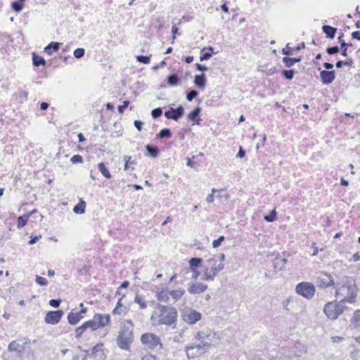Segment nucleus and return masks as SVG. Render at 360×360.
Segmentation results:
<instances>
[{
  "instance_id": "nucleus-32",
  "label": "nucleus",
  "mask_w": 360,
  "mask_h": 360,
  "mask_svg": "<svg viewBox=\"0 0 360 360\" xmlns=\"http://www.w3.org/2000/svg\"><path fill=\"white\" fill-rule=\"evenodd\" d=\"M166 80L169 86H176L179 82L178 76L176 74L169 75L167 76Z\"/></svg>"
},
{
  "instance_id": "nucleus-64",
  "label": "nucleus",
  "mask_w": 360,
  "mask_h": 360,
  "mask_svg": "<svg viewBox=\"0 0 360 360\" xmlns=\"http://www.w3.org/2000/svg\"><path fill=\"white\" fill-rule=\"evenodd\" d=\"M245 155V151L241 147H240L236 157L243 158Z\"/></svg>"
},
{
  "instance_id": "nucleus-37",
  "label": "nucleus",
  "mask_w": 360,
  "mask_h": 360,
  "mask_svg": "<svg viewBox=\"0 0 360 360\" xmlns=\"http://www.w3.org/2000/svg\"><path fill=\"white\" fill-rule=\"evenodd\" d=\"M134 302L139 304V308L141 309H144L147 307L146 302H145L143 297L141 295H136L134 298Z\"/></svg>"
},
{
  "instance_id": "nucleus-59",
  "label": "nucleus",
  "mask_w": 360,
  "mask_h": 360,
  "mask_svg": "<svg viewBox=\"0 0 360 360\" xmlns=\"http://www.w3.org/2000/svg\"><path fill=\"white\" fill-rule=\"evenodd\" d=\"M129 281H124L120 286L119 290L117 291V294L121 295L120 290L122 288H127L129 287Z\"/></svg>"
},
{
  "instance_id": "nucleus-63",
  "label": "nucleus",
  "mask_w": 360,
  "mask_h": 360,
  "mask_svg": "<svg viewBox=\"0 0 360 360\" xmlns=\"http://www.w3.org/2000/svg\"><path fill=\"white\" fill-rule=\"evenodd\" d=\"M323 67L326 69L325 70H328L329 71V70H331L333 68L334 65L332 63H330L326 62V63H323Z\"/></svg>"
},
{
  "instance_id": "nucleus-41",
  "label": "nucleus",
  "mask_w": 360,
  "mask_h": 360,
  "mask_svg": "<svg viewBox=\"0 0 360 360\" xmlns=\"http://www.w3.org/2000/svg\"><path fill=\"white\" fill-rule=\"evenodd\" d=\"M200 108L197 107L194 108L188 115V119L190 120H195L197 117H198L200 113Z\"/></svg>"
},
{
  "instance_id": "nucleus-51",
  "label": "nucleus",
  "mask_w": 360,
  "mask_h": 360,
  "mask_svg": "<svg viewBox=\"0 0 360 360\" xmlns=\"http://www.w3.org/2000/svg\"><path fill=\"white\" fill-rule=\"evenodd\" d=\"M344 37V34L343 33H341V34L338 37V41H340V45H341V48L343 49L344 47H347V46H352V44H347L346 43L347 42V40H343L342 39V37Z\"/></svg>"
},
{
  "instance_id": "nucleus-5",
  "label": "nucleus",
  "mask_w": 360,
  "mask_h": 360,
  "mask_svg": "<svg viewBox=\"0 0 360 360\" xmlns=\"http://www.w3.org/2000/svg\"><path fill=\"white\" fill-rule=\"evenodd\" d=\"M296 292L307 299H311L314 297L316 288L314 284L309 282H301L298 283L295 288Z\"/></svg>"
},
{
  "instance_id": "nucleus-46",
  "label": "nucleus",
  "mask_w": 360,
  "mask_h": 360,
  "mask_svg": "<svg viewBox=\"0 0 360 360\" xmlns=\"http://www.w3.org/2000/svg\"><path fill=\"white\" fill-rule=\"evenodd\" d=\"M162 108H154L153 110H152V111H151V116L154 119L158 118L159 117H160L162 115Z\"/></svg>"
},
{
  "instance_id": "nucleus-27",
  "label": "nucleus",
  "mask_w": 360,
  "mask_h": 360,
  "mask_svg": "<svg viewBox=\"0 0 360 360\" xmlns=\"http://www.w3.org/2000/svg\"><path fill=\"white\" fill-rule=\"evenodd\" d=\"M85 207L86 202L81 199L79 202L74 207L73 211L76 214H83L85 212Z\"/></svg>"
},
{
  "instance_id": "nucleus-55",
  "label": "nucleus",
  "mask_w": 360,
  "mask_h": 360,
  "mask_svg": "<svg viewBox=\"0 0 360 360\" xmlns=\"http://www.w3.org/2000/svg\"><path fill=\"white\" fill-rule=\"evenodd\" d=\"M61 303V300L60 299H52L49 301V304L54 308H58Z\"/></svg>"
},
{
  "instance_id": "nucleus-23",
  "label": "nucleus",
  "mask_w": 360,
  "mask_h": 360,
  "mask_svg": "<svg viewBox=\"0 0 360 360\" xmlns=\"http://www.w3.org/2000/svg\"><path fill=\"white\" fill-rule=\"evenodd\" d=\"M61 43L58 41H51L45 48L44 51L49 55H51L53 51H57L60 46Z\"/></svg>"
},
{
  "instance_id": "nucleus-9",
  "label": "nucleus",
  "mask_w": 360,
  "mask_h": 360,
  "mask_svg": "<svg viewBox=\"0 0 360 360\" xmlns=\"http://www.w3.org/2000/svg\"><path fill=\"white\" fill-rule=\"evenodd\" d=\"M316 283L321 288H326L331 285L335 286L333 276L327 272L321 273V275L316 278Z\"/></svg>"
},
{
  "instance_id": "nucleus-49",
  "label": "nucleus",
  "mask_w": 360,
  "mask_h": 360,
  "mask_svg": "<svg viewBox=\"0 0 360 360\" xmlns=\"http://www.w3.org/2000/svg\"><path fill=\"white\" fill-rule=\"evenodd\" d=\"M281 52L283 55L285 56H292L293 54V49L289 46V44L286 45L285 48H283L281 50Z\"/></svg>"
},
{
  "instance_id": "nucleus-52",
  "label": "nucleus",
  "mask_w": 360,
  "mask_h": 360,
  "mask_svg": "<svg viewBox=\"0 0 360 360\" xmlns=\"http://www.w3.org/2000/svg\"><path fill=\"white\" fill-rule=\"evenodd\" d=\"M36 282L37 284H39L41 286L46 285L48 283L46 278H45L42 276H37Z\"/></svg>"
},
{
  "instance_id": "nucleus-53",
  "label": "nucleus",
  "mask_w": 360,
  "mask_h": 360,
  "mask_svg": "<svg viewBox=\"0 0 360 360\" xmlns=\"http://www.w3.org/2000/svg\"><path fill=\"white\" fill-rule=\"evenodd\" d=\"M225 240V238L224 236H221L218 239L214 240L212 242V246L214 248H217L219 247L221 244V243Z\"/></svg>"
},
{
  "instance_id": "nucleus-17",
  "label": "nucleus",
  "mask_w": 360,
  "mask_h": 360,
  "mask_svg": "<svg viewBox=\"0 0 360 360\" xmlns=\"http://www.w3.org/2000/svg\"><path fill=\"white\" fill-rule=\"evenodd\" d=\"M288 262V259L286 258H276V261L274 262V267L275 269V271H285L287 269L285 264Z\"/></svg>"
},
{
  "instance_id": "nucleus-16",
  "label": "nucleus",
  "mask_w": 360,
  "mask_h": 360,
  "mask_svg": "<svg viewBox=\"0 0 360 360\" xmlns=\"http://www.w3.org/2000/svg\"><path fill=\"white\" fill-rule=\"evenodd\" d=\"M202 348L200 345L188 346L186 348V356L188 359H194L199 356L198 350Z\"/></svg>"
},
{
  "instance_id": "nucleus-54",
  "label": "nucleus",
  "mask_w": 360,
  "mask_h": 360,
  "mask_svg": "<svg viewBox=\"0 0 360 360\" xmlns=\"http://www.w3.org/2000/svg\"><path fill=\"white\" fill-rule=\"evenodd\" d=\"M129 101H124L123 102L122 105L118 106V108H117L118 112L121 114L123 113L124 110L129 106Z\"/></svg>"
},
{
  "instance_id": "nucleus-3",
  "label": "nucleus",
  "mask_w": 360,
  "mask_h": 360,
  "mask_svg": "<svg viewBox=\"0 0 360 360\" xmlns=\"http://www.w3.org/2000/svg\"><path fill=\"white\" fill-rule=\"evenodd\" d=\"M128 325L124 326L120 332L117 338V345L124 350H128L134 340V325L131 320L127 321Z\"/></svg>"
},
{
  "instance_id": "nucleus-4",
  "label": "nucleus",
  "mask_w": 360,
  "mask_h": 360,
  "mask_svg": "<svg viewBox=\"0 0 360 360\" xmlns=\"http://www.w3.org/2000/svg\"><path fill=\"white\" fill-rule=\"evenodd\" d=\"M345 304V300H340L338 302H329L324 305L323 313L328 319L335 320L347 310Z\"/></svg>"
},
{
  "instance_id": "nucleus-25",
  "label": "nucleus",
  "mask_w": 360,
  "mask_h": 360,
  "mask_svg": "<svg viewBox=\"0 0 360 360\" xmlns=\"http://www.w3.org/2000/svg\"><path fill=\"white\" fill-rule=\"evenodd\" d=\"M169 292L167 290H162L158 292L157 299L160 302H168Z\"/></svg>"
},
{
  "instance_id": "nucleus-26",
  "label": "nucleus",
  "mask_w": 360,
  "mask_h": 360,
  "mask_svg": "<svg viewBox=\"0 0 360 360\" xmlns=\"http://www.w3.org/2000/svg\"><path fill=\"white\" fill-rule=\"evenodd\" d=\"M32 62L33 65L36 67L45 65L46 63L45 59L43 57L37 55L36 53H32Z\"/></svg>"
},
{
  "instance_id": "nucleus-33",
  "label": "nucleus",
  "mask_w": 360,
  "mask_h": 360,
  "mask_svg": "<svg viewBox=\"0 0 360 360\" xmlns=\"http://www.w3.org/2000/svg\"><path fill=\"white\" fill-rule=\"evenodd\" d=\"M30 216V213L29 214H25L22 216H20L18 219V228L20 229L23 227L27 222V220Z\"/></svg>"
},
{
  "instance_id": "nucleus-44",
  "label": "nucleus",
  "mask_w": 360,
  "mask_h": 360,
  "mask_svg": "<svg viewBox=\"0 0 360 360\" xmlns=\"http://www.w3.org/2000/svg\"><path fill=\"white\" fill-rule=\"evenodd\" d=\"M88 328H91L92 331L97 330L99 328V325L97 324L96 321H95L94 318H93L92 320H89L86 321Z\"/></svg>"
},
{
  "instance_id": "nucleus-61",
  "label": "nucleus",
  "mask_w": 360,
  "mask_h": 360,
  "mask_svg": "<svg viewBox=\"0 0 360 360\" xmlns=\"http://www.w3.org/2000/svg\"><path fill=\"white\" fill-rule=\"evenodd\" d=\"M195 66H196V69L199 71H201V72H206L208 70V68H206L205 65H201L200 63H196L195 64Z\"/></svg>"
},
{
  "instance_id": "nucleus-15",
  "label": "nucleus",
  "mask_w": 360,
  "mask_h": 360,
  "mask_svg": "<svg viewBox=\"0 0 360 360\" xmlns=\"http://www.w3.org/2000/svg\"><path fill=\"white\" fill-rule=\"evenodd\" d=\"M94 318L97 324L99 325V328L107 326L110 321V316L109 314H96Z\"/></svg>"
},
{
  "instance_id": "nucleus-2",
  "label": "nucleus",
  "mask_w": 360,
  "mask_h": 360,
  "mask_svg": "<svg viewBox=\"0 0 360 360\" xmlns=\"http://www.w3.org/2000/svg\"><path fill=\"white\" fill-rule=\"evenodd\" d=\"M156 309L159 311L158 315L160 319L158 324H164L167 326H173L175 327L176 324L177 310L174 307L165 306L158 304Z\"/></svg>"
},
{
  "instance_id": "nucleus-47",
  "label": "nucleus",
  "mask_w": 360,
  "mask_h": 360,
  "mask_svg": "<svg viewBox=\"0 0 360 360\" xmlns=\"http://www.w3.org/2000/svg\"><path fill=\"white\" fill-rule=\"evenodd\" d=\"M198 93L197 91L193 89L189 91H188L186 94V99L189 101H193V98H195L198 96Z\"/></svg>"
},
{
  "instance_id": "nucleus-19",
  "label": "nucleus",
  "mask_w": 360,
  "mask_h": 360,
  "mask_svg": "<svg viewBox=\"0 0 360 360\" xmlns=\"http://www.w3.org/2000/svg\"><path fill=\"white\" fill-rule=\"evenodd\" d=\"M82 318L81 313L71 311L68 315V321L70 325H76Z\"/></svg>"
},
{
  "instance_id": "nucleus-13",
  "label": "nucleus",
  "mask_w": 360,
  "mask_h": 360,
  "mask_svg": "<svg viewBox=\"0 0 360 360\" xmlns=\"http://www.w3.org/2000/svg\"><path fill=\"white\" fill-rule=\"evenodd\" d=\"M320 77L323 84H330L335 79V70H321L320 72Z\"/></svg>"
},
{
  "instance_id": "nucleus-1",
  "label": "nucleus",
  "mask_w": 360,
  "mask_h": 360,
  "mask_svg": "<svg viewBox=\"0 0 360 360\" xmlns=\"http://www.w3.org/2000/svg\"><path fill=\"white\" fill-rule=\"evenodd\" d=\"M334 288H336V297H344L341 300H345L346 302L354 303L357 297V288L353 280H348L346 283H343L340 287L335 285Z\"/></svg>"
},
{
  "instance_id": "nucleus-36",
  "label": "nucleus",
  "mask_w": 360,
  "mask_h": 360,
  "mask_svg": "<svg viewBox=\"0 0 360 360\" xmlns=\"http://www.w3.org/2000/svg\"><path fill=\"white\" fill-rule=\"evenodd\" d=\"M202 262V260L201 258L192 257L189 260L188 262H189L191 269H194L195 268L198 267L201 264Z\"/></svg>"
},
{
  "instance_id": "nucleus-31",
  "label": "nucleus",
  "mask_w": 360,
  "mask_h": 360,
  "mask_svg": "<svg viewBox=\"0 0 360 360\" xmlns=\"http://www.w3.org/2000/svg\"><path fill=\"white\" fill-rule=\"evenodd\" d=\"M25 0H17L13 1L11 4L12 9L15 12H20L22 10L24 2Z\"/></svg>"
},
{
  "instance_id": "nucleus-30",
  "label": "nucleus",
  "mask_w": 360,
  "mask_h": 360,
  "mask_svg": "<svg viewBox=\"0 0 360 360\" xmlns=\"http://www.w3.org/2000/svg\"><path fill=\"white\" fill-rule=\"evenodd\" d=\"M146 148L147 150L148 155L156 158L159 154V149L157 146H153L150 145H146Z\"/></svg>"
},
{
  "instance_id": "nucleus-29",
  "label": "nucleus",
  "mask_w": 360,
  "mask_h": 360,
  "mask_svg": "<svg viewBox=\"0 0 360 360\" xmlns=\"http://www.w3.org/2000/svg\"><path fill=\"white\" fill-rule=\"evenodd\" d=\"M98 169L99 172L106 178L110 179L112 177L110 172L103 162H100L98 165Z\"/></svg>"
},
{
  "instance_id": "nucleus-50",
  "label": "nucleus",
  "mask_w": 360,
  "mask_h": 360,
  "mask_svg": "<svg viewBox=\"0 0 360 360\" xmlns=\"http://www.w3.org/2000/svg\"><path fill=\"white\" fill-rule=\"evenodd\" d=\"M70 161L73 164L82 163L83 162V158L80 155H73L71 158Z\"/></svg>"
},
{
  "instance_id": "nucleus-48",
  "label": "nucleus",
  "mask_w": 360,
  "mask_h": 360,
  "mask_svg": "<svg viewBox=\"0 0 360 360\" xmlns=\"http://www.w3.org/2000/svg\"><path fill=\"white\" fill-rule=\"evenodd\" d=\"M339 51H340V48L338 46H330V47H328L326 49V52L329 55H333V54L338 53H339Z\"/></svg>"
},
{
  "instance_id": "nucleus-57",
  "label": "nucleus",
  "mask_w": 360,
  "mask_h": 360,
  "mask_svg": "<svg viewBox=\"0 0 360 360\" xmlns=\"http://www.w3.org/2000/svg\"><path fill=\"white\" fill-rule=\"evenodd\" d=\"M126 309H127L126 307H115L114 309L112 310V314H116V315H120L122 312H124Z\"/></svg>"
},
{
  "instance_id": "nucleus-60",
  "label": "nucleus",
  "mask_w": 360,
  "mask_h": 360,
  "mask_svg": "<svg viewBox=\"0 0 360 360\" xmlns=\"http://www.w3.org/2000/svg\"><path fill=\"white\" fill-rule=\"evenodd\" d=\"M134 127L138 129V131H141L142 126L143 123L140 120H135L134 122Z\"/></svg>"
},
{
  "instance_id": "nucleus-40",
  "label": "nucleus",
  "mask_w": 360,
  "mask_h": 360,
  "mask_svg": "<svg viewBox=\"0 0 360 360\" xmlns=\"http://www.w3.org/2000/svg\"><path fill=\"white\" fill-rule=\"evenodd\" d=\"M124 169L127 170L129 168V165H135L136 162L134 160H131V157L129 155L124 156Z\"/></svg>"
},
{
  "instance_id": "nucleus-24",
  "label": "nucleus",
  "mask_w": 360,
  "mask_h": 360,
  "mask_svg": "<svg viewBox=\"0 0 360 360\" xmlns=\"http://www.w3.org/2000/svg\"><path fill=\"white\" fill-rule=\"evenodd\" d=\"M8 350L11 352H21L24 349V345H20L18 341H12L8 345Z\"/></svg>"
},
{
  "instance_id": "nucleus-14",
  "label": "nucleus",
  "mask_w": 360,
  "mask_h": 360,
  "mask_svg": "<svg viewBox=\"0 0 360 360\" xmlns=\"http://www.w3.org/2000/svg\"><path fill=\"white\" fill-rule=\"evenodd\" d=\"M187 289L189 293L192 295L200 294L207 289V285L201 283H192L189 284Z\"/></svg>"
},
{
  "instance_id": "nucleus-12",
  "label": "nucleus",
  "mask_w": 360,
  "mask_h": 360,
  "mask_svg": "<svg viewBox=\"0 0 360 360\" xmlns=\"http://www.w3.org/2000/svg\"><path fill=\"white\" fill-rule=\"evenodd\" d=\"M195 338L198 340H207L209 341H212L218 340L219 337L216 333L207 329L205 330L198 332L195 335Z\"/></svg>"
},
{
  "instance_id": "nucleus-39",
  "label": "nucleus",
  "mask_w": 360,
  "mask_h": 360,
  "mask_svg": "<svg viewBox=\"0 0 360 360\" xmlns=\"http://www.w3.org/2000/svg\"><path fill=\"white\" fill-rule=\"evenodd\" d=\"M282 76L288 80H292L295 75V70H283L281 72Z\"/></svg>"
},
{
  "instance_id": "nucleus-28",
  "label": "nucleus",
  "mask_w": 360,
  "mask_h": 360,
  "mask_svg": "<svg viewBox=\"0 0 360 360\" xmlns=\"http://www.w3.org/2000/svg\"><path fill=\"white\" fill-rule=\"evenodd\" d=\"M169 292V295L172 296L174 300H178L184 295L185 290L182 288H179L177 290H171Z\"/></svg>"
},
{
  "instance_id": "nucleus-62",
  "label": "nucleus",
  "mask_w": 360,
  "mask_h": 360,
  "mask_svg": "<svg viewBox=\"0 0 360 360\" xmlns=\"http://www.w3.org/2000/svg\"><path fill=\"white\" fill-rule=\"evenodd\" d=\"M75 333H76V338H79L82 336V335L84 333V331L82 330V329L81 328L80 326L77 327L75 330Z\"/></svg>"
},
{
  "instance_id": "nucleus-43",
  "label": "nucleus",
  "mask_w": 360,
  "mask_h": 360,
  "mask_svg": "<svg viewBox=\"0 0 360 360\" xmlns=\"http://www.w3.org/2000/svg\"><path fill=\"white\" fill-rule=\"evenodd\" d=\"M214 276H215L212 274V273L207 268L204 276L201 278V279L204 281H213L214 279Z\"/></svg>"
},
{
  "instance_id": "nucleus-42",
  "label": "nucleus",
  "mask_w": 360,
  "mask_h": 360,
  "mask_svg": "<svg viewBox=\"0 0 360 360\" xmlns=\"http://www.w3.org/2000/svg\"><path fill=\"white\" fill-rule=\"evenodd\" d=\"M136 59L138 62L143 63V64H148L150 61V56H143V55H139L136 57Z\"/></svg>"
},
{
  "instance_id": "nucleus-22",
  "label": "nucleus",
  "mask_w": 360,
  "mask_h": 360,
  "mask_svg": "<svg viewBox=\"0 0 360 360\" xmlns=\"http://www.w3.org/2000/svg\"><path fill=\"white\" fill-rule=\"evenodd\" d=\"M195 84L200 89H203L206 85V78L205 75H197L194 77Z\"/></svg>"
},
{
  "instance_id": "nucleus-35",
  "label": "nucleus",
  "mask_w": 360,
  "mask_h": 360,
  "mask_svg": "<svg viewBox=\"0 0 360 360\" xmlns=\"http://www.w3.org/2000/svg\"><path fill=\"white\" fill-rule=\"evenodd\" d=\"M352 322L354 328L360 327V309L355 311Z\"/></svg>"
},
{
  "instance_id": "nucleus-34",
  "label": "nucleus",
  "mask_w": 360,
  "mask_h": 360,
  "mask_svg": "<svg viewBox=\"0 0 360 360\" xmlns=\"http://www.w3.org/2000/svg\"><path fill=\"white\" fill-rule=\"evenodd\" d=\"M172 136V131L169 129L168 128H164L162 129V130L160 131V132L157 134V136L159 138V139H164V138H167V139H169L171 138Z\"/></svg>"
},
{
  "instance_id": "nucleus-10",
  "label": "nucleus",
  "mask_w": 360,
  "mask_h": 360,
  "mask_svg": "<svg viewBox=\"0 0 360 360\" xmlns=\"http://www.w3.org/2000/svg\"><path fill=\"white\" fill-rule=\"evenodd\" d=\"M63 314L62 310L49 311L46 313L44 321L49 324L56 325L60 321Z\"/></svg>"
},
{
  "instance_id": "nucleus-45",
  "label": "nucleus",
  "mask_w": 360,
  "mask_h": 360,
  "mask_svg": "<svg viewBox=\"0 0 360 360\" xmlns=\"http://www.w3.org/2000/svg\"><path fill=\"white\" fill-rule=\"evenodd\" d=\"M85 50L83 48H77L74 51V56L79 59L84 56Z\"/></svg>"
},
{
  "instance_id": "nucleus-11",
  "label": "nucleus",
  "mask_w": 360,
  "mask_h": 360,
  "mask_svg": "<svg viewBox=\"0 0 360 360\" xmlns=\"http://www.w3.org/2000/svg\"><path fill=\"white\" fill-rule=\"evenodd\" d=\"M184 108L183 106L179 105L176 108H169V109L165 112V116L167 119L174 120L177 121L180 117L184 115Z\"/></svg>"
},
{
  "instance_id": "nucleus-38",
  "label": "nucleus",
  "mask_w": 360,
  "mask_h": 360,
  "mask_svg": "<svg viewBox=\"0 0 360 360\" xmlns=\"http://www.w3.org/2000/svg\"><path fill=\"white\" fill-rule=\"evenodd\" d=\"M276 211L275 209L272 210L269 214L264 216V219L268 222H273L276 219Z\"/></svg>"
},
{
  "instance_id": "nucleus-6",
  "label": "nucleus",
  "mask_w": 360,
  "mask_h": 360,
  "mask_svg": "<svg viewBox=\"0 0 360 360\" xmlns=\"http://www.w3.org/2000/svg\"><path fill=\"white\" fill-rule=\"evenodd\" d=\"M141 340L142 343L149 349H157L159 346L162 347L160 338L153 333H145L141 335Z\"/></svg>"
},
{
  "instance_id": "nucleus-18",
  "label": "nucleus",
  "mask_w": 360,
  "mask_h": 360,
  "mask_svg": "<svg viewBox=\"0 0 360 360\" xmlns=\"http://www.w3.org/2000/svg\"><path fill=\"white\" fill-rule=\"evenodd\" d=\"M207 262L210 264V265H211L210 271L214 276H216V274L218 272H219L221 270H222L224 269V266L223 263H219V264L217 265L216 264L217 260L214 259V258H212V259L207 260Z\"/></svg>"
},
{
  "instance_id": "nucleus-7",
  "label": "nucleus",
  "mask_w": 360,
  "mask_h": 360,
  "mask_svg": "<svg viewBox=\"0 0 360 360\" xmlns=\"http://www.w3.org/2000/svg\"><path fill=\"white\" fill-rule=\"evenodd\" d=\"M181 316L184 321L194 324L201 319V314L192 309H185L182 313Z\"/></svg>"
},
{
  "instance_id": "nucleus-58",
  "label": "nucleus",
  "mask_w": 360,
  "mask_h": 360,
  "mask_svg": "<svg viewBox=\"0 0 360 360\" xmlns=\"http://www.w3.org/2000/svg\"><path fill=\"white\" fill-rule=\"evenodd\" d=\"M41 236H34L30 237V240L29 241L30 245H33L36 243L41 238Z\"/></svg>"
},
{
  "instance_id": "nucleus-20",
  "label": "nucleus",
  "mask_w": 360,
  "mask_h": 360,
  "mask_svg": "<svg viewBox=\"0 0 360 360\" xmlns=\"http://www.w3.org/2000/svg\"><path fill=\"white\" fill-rule=\"evenodd\" d=\"M323 32L326 34L328 39H333L337 32V28L330 25H325L322 27Z\"/></svg>"
},
{
  "instance_id": "nucleus-8",
  "label": "nucleus",
  "mask_w": 360,
  "mask_h": 360,
  "mask_svg": "<svg viewBox=\"0 0 360 360\" xmlns=\"http://www.w3.org/2000/svg\"><path fill=\"white\" fill-rule=\"evenodd\" d=\"M102 347V344L95 345L92 348L91 352L86 354L82 360H104L105 355Z\"/></svg>"
},
{
  "instance_id": "nucleus-56",
  "label": "nucleus",
  "mask_w": 360,
  "mask_h": 360,
  "mask_svg": "<svg viewBox=\"0 0 360 360\" xmlns=\"http://www.w3.org/2000/svg\"><path fill=\"white\" fill-rule=\"evenodd\" d=\"M214 53V52L210 53V52H205L203 53L201 56L200 57V61L207 60H209L212 55Z\"/></svg>"
},
{
  "instance_id": "nucleus-21",
  "label": "nucleus",
  "mask_w": 360,
  "mask_h": 360,
  "mask_svg": "<svg viewBox=\"0 0 360 360\" xmlns=\"http://www.w3.org/2000/svg\"><path fill=\"white\" fill-rule=\"evenodd\" d=\"M302 57L299 56L298 58H290V57H283L282 59V62L287 68L292 67L296 63H299L302 61Z\"/></svg>"
}]
</instances>
